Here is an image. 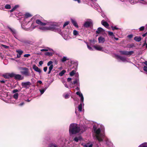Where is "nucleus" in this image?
Listing matches in <instances>:
<instances>
[{
  "label": "nucleus",
  "instance_id": "1",
  "mask_svg": "<svg viewBox=\"0 0 147 147\" xmlns=\"http://www.w3.org/2000/svg\"><path fill=\"white\" fill-rule=\"evenodd\" d=\"M80 129L76 123H72L70 125L69 127V132L70 134H75L80 132Z\"/></svg>",
  "mask_w": 147,
  "mask_h": 147
},
{
  "label": "nucleus",
  "instance_id": "2",
  "mask_svg": "<svg viewBox=\"0 0 147 147\" xmlns=\"http://www.w3.org/2000/svg\"><path fill=\"white\" fill-rule=\"evenodd\" d=\"M20 69L21 71V73L25 76H30V74L28 68L26 67H21L20 68Z\"/></svg>",
  "mask_w": 147,
  "mask_h": 147
},
{
  "label": "nucleus",
  "instance_id": "3",
  "mask_svg": "<svg viewBox=\"0 0 147 147\" xmlns=\"http://www.w3.org/2000/svg\"><path fill=\"white\" fill-rule=\"evenodd\" d=\"M94 132L96 134V138L99 142H102L103 141V139L99 135L100 132V128H98L97 129H95L94 130Z\"/></svg>",
  "mask_w": 147,
  "mask_h": 147
},
{
  "label": "nucleus",
  "instance_id": "4",
  "mask_svg": "<svg viewBox=\"0 0 147 147\" xmlns=\"http://www.w3.org/2000/svg\"><path fill=\"white\" fill-rule=\"evenodd\" d=\"M12 78L14 77V78L16 80H20L24 79V77L22 76L21 75L19 74H15L13 73H12V74L11 75Z\"/></svg>",
  "mask_w": 147,
  "mask_h": 147
},
{
  "label": "nucleus",
  "instance_id": "5",
  "mask_svg": "<svg viewBox=\"0 0 147 147\" xmlns=\"http://www.w3.org/2000/svg\"><path fill=\"white\" fill-rule=\"evenodd\" d=\"M41 29L43 30H51L53 31L54 30H55V26H50L49 27H43L41 28Z\"/></svg>",
  "mask_w": 147,
  "mask_h": 147
},
{
  "label": "nucleus",
  "instance_id": "6",
  "mask_svg": "<svg viewBox=\"0 0 147 147\" xmlns=\"http://www.w3.org/2000/svg\"><path fill=\"white\" fill-rule=\"evenodd\" d=\"M31 83L29 82H23L21 83V85L23 87L28 88V86L31 85Z\"/></svg>",
  "mask_w": 147,
  "mask_h": 147
},
{
  "label": "nucleus",
  "instance_id": "7",
  "mask_svg": "<svg viewBox=\"0 0 147 147\" xmlns=\"http://www.w3.org/2000/svg\"><path fill=\"white\" fill-rule=\"evenodd\" d=\"M19 40L20 41L23 43L24 44L26 45L30 44L31 43V41L24 39H22L20 40Z\"/></svg>",
  "mask_w": 147,
  "mask_h": 147
},
{
  "label": "nucleus",
  "instance_id": "8",
  "mask_svg": "<svg viewBox=\"0 0 147 147\" xmlns=\"http://www.w3.org/2000/svg\"><path fill=\"white\" fill-rule=\"evenodd\" d=\"M53 62L51 61H49L47 63V65L48 66L50 65L49 67V70H51V71L53 69V65L52 64Z\"/></svg>",
  "mask_w": 147,
  "mask_h": 147
},
{
  "label": "nucleus",
  "instance_id": "9",
  "mask_svg": "<svg viewBox=\"0 0 147 147\" xmlns=\"http://www.w3.org/2000/svg\"><path fill=\"white\" fill-rule=\"evenodd\" d=\"M115 56L117 58L120 59L123 61H124L126 60V58L125 57H122L118 55H115Z\"/></svg>",
  "mask_w": 147,
  "mask_h": 147
},
{
  "label": "nucleus",
  "instance_id": "10",
  "mask_svg": "<svg viewBox=\"0 0 147 147\" xmlns=\"http://www.w3.org/2000/svg\"><path fill=\"white\" fill-rule=\"evenodd\" d=\"M11 74H12V73L9 74L7 73L5 74H3V76L5 79H9V78H12V77H11Z\"/></svg>",
  "mask_w": 147,
  "mask_h": 147
},
{
  "label": "nucleus",
  "instance_id": "11",
  "mask_svg": "<svg viewBox=\"0 0 147 147\" xmlns=\"http://www.w3.org/2000/svg\"><path fill=\"white\" fill-rule=\"evenodd\" d=\"M33 69L36 71L38 72L39 73H40L41 72V71L39 68L36 66V65H33Z\"/></svg>",
  "mask_w": 147,
  "mask_h": 147
},
{
  "label": "nucleus",
  "instance_id": "12",
  "mask_svg": "<svg viewBox=\"0 0 147 147\" xmlns=\"http://www.w3.org/2000/svg\"><path fill=\"white\" fill-rule=\"evenodd\" d=\"M92 24V23L91 22L86 21L85 22L84 26L85 27L88 28Z\"/></svg>",
  "mask_w": 147,
  "mask_h": 147
},
{
  "label": "nucleus",
  "instance_id": "13",
  "mask_svg": "<svg viewBox=\"0 0 147 147\" xmlns=\"http://www.w3.org/2000/svg\"><path fill=\"white\" fill-rule=\"evenodd\" d=\"M101 24L103 25L106 28H107V27H108L109 26V24L107 22L104 20H102L101 21Z\"/></svg>",
  "mask_w": 147,
  "mask_h": 147
},
{
  "label": "nucleus",
  "instance_id": "14",
  "mask_svg": "<svg viewBox=\"0 0 147 147\" xmlns=\"http://www.w3.org/2000/svg\"><path fill=\"white\" fill-rule=\"evenodd\" d=\"M105 30L99 27L98 28L97 30L96 31V33L99 34L101 32H103Z\"/></svg>",
  "mask_w": 147,
  "mask_h": 147
},
{
  "label": "nucleus",
  "instance_id": "15",
  "mask_svg": "<svg viewBox=\"0 0 147 147\" xmlns=\"http://www.w3.org/2000/svg\"><path fill=\"white\" fill-rule=\"evenodd\" d=\"M99 43H103L105 41V39L102 37L101 36L98 38Z\"/></svg>",
  "mask_w": 147,
  "mask_h": 147
},
{
  "label": "nucleus",
  "instance_id": "16",
  "mask_svg": "<svg viewBox=\"0 0 147 147\" xmlns=\"http://www.w3.org/2000/svg\"><path fill=\"white\" fill-rule=\"evenodd\" d=\"M94 47L95 49L98 51H102L103 48L99 46L94 45Z\"/></svg>",
  "mask_w": 147,
  "mask_h": 147
},
{
  "label": "nucleus",
  "instance_id": "17",
  "mask_svg": "<svg viewBox=\"0 0 147 147\" xmlns=\"http://www.w3.org/2000/svg\"><path fill=\"white\" fill-rule=\"evenodd\" d=\"M71 21L72 23L74 26L77 28L78 27V24L75 20H74L72 19H71Z\"/></svg>",
  "mask_w": 147,
  "mask_h": 147
},
{
  "label": "nucleus",
  "instance_id": "18",
  "mask_svg": "<svg viewBox=\"0 0 147 147\" xmlns=\"http://www.w3.org/2000/svg\"><path fill=\"white\" fill-rule=\"evenodd\" d=\"M8 28L9 29V30H10L11 32L12 33V34L13 35V36H15V35H16V30H15L9 27H8Z\"/></svg>",
  "mask_w": 147,
  "mask_h": 147
},
{
  "label": "nucleus",
  "instance_id": "19",
  "mask_svg": "<svg viewBox=\"0 0 147 147\" xmlns=\"http://www.w3.org/2000/svg\"><path fill=\"white\" fill-rule=\"evenodd\" d=\"M142 39L141 37L140 36H136L134 38V40L138 42L140 41Z\"/></svg>",
  "mask_w": 147,
  "mask_h": 147
},
{
  "label": "nucleus",
  "instance_id": "20",
  "mask_svg": "<svg viewBox=\"0 0 147 147\" xmlns=\"http://www.w3.org/2000/svg\"><path fill=\"white\" fill-rule=\"evenodd\" d=\"M119 52L121 55H127V51H120Z\"/></svg>",
  "mask_w": 147,
  "mask_h": 147
},
{
  "label": "nucleus",
  "instance_id": "21",
  "mask_svg": "<svg viewBox=\"0 0 147 147\" xmlns=\"http://www.w3.org/2000/svg\"><path fill=\"white\" fill-rule=\"evenodd\" d=\"M49 147H59L57 145L53 143L49 144Z\"/></svg>",
  "mask_w": 147,
  "mask_h": 147
},
{
  "label": "nucleus",
  "instance_id": "22",
  "mask_svg": "<svg viewBox=\"0 0 147 147\" xmlns=\"http://www.w3.org/2000/svg\"><path fill=\"white\" fill-rule=\"evenodd\" d=\"M19 7V5H15V6L11 9L10 10V12H12L13 11L15 10V9L18 7Z\"/></svg>",
  "mask_w": 147,
  "mask_h": 147
},
{
  "label": "nucleus",
  "instance_id": "23",
  "mask_svg": "<svg viewBox=\"0 0 147 147\" xmlns=\"http://www.w3.org/2000/svg\"><path fill=\"white\" fill-rule=\"evenodd\" d=\"M66 71L65 70H63L59 73V75L61 76H62L65 73Z\"/></svg>",
  "mask_w": 147,
  "mask_h": 147
},
{
  "label": "nucleus",
  "instance_id": "24",
  "mask_svg": "<svg viewBox=\"0 0 147 147\" xmlns=\"http://www.w3.org/2000/svg\"><path fill=\"white\" fill-rule=\"evenodd\" d=\"M32 16V15L29 13H26L25 15V18H26Z\"/></svg>",
  "mask_w": 147,
  "mask_h": 147
},
{
  "label": "nucleus",
  "instance_id": "25",
  "mask_svg": "<svg viewBox=\"0 0 147 147\" xmlns=\"http://www.w3.org/2000/svg\"><path fill=\"white\" fill-rule=\"evenodd\" d=\"M69 60V59H67V57L64 56L61 59V61L63 62H64L65 61H66L67 60Z\"/></svg>",
  "mask_w": 147,
  "mask_h": 147
},
{
  "label": "nucleus",
  "instance_id": "26",
  "mask_svg": "<svg viewBox=\"0 0 147 147\" xmlns=\"http://www.w3.org/2000/svg\"><path fill=\"white\" fill-rule=\"evenodd\" d=\"M53 53L49 52H46L45 53V55L49 56H52L53 55Z\"/></svg>",
  "mask_w": 147,
  "mask_h": 147
},
{
  "label": "nucleus",
  "instance_id": "27",
  "mask_svg": "<svg viewBox=\"0 0 147 147\" xmlns=\"http://www.w3.org/2000/svg\"><path fill=\"white\" fill-rule=\"evenodd\" d=\"M47 89V88H45L43 89H42L40 90V93L41 94H42Z\"/></svg>",
  "mask_w": 147,
  "mask_h": 147
},
{
  "label": "nucleus",
  "instance_id": "28",
  "mask_svg": "<svg viewBox=\"0 0 147 147\" xmlns=\"http://www.w3.org/2000/svg\"><path fill=\"white\" fill-rule=\"evenodd\" d=\"M78 110L79 111L81 112L82 109V103H80L78 107Z\"/></svg>",
  "mask_w": 147,
  "mask_h": 147
},
{
  "label": "nucleus",
  "instance_id": "29",
  "mask_svg": "<svg viewBox=\"0 0 147 147\" xmlns=\"http://www.w3.org/2000/svg\"><path fill=\"white\" fill-rule=\"evenodd\" d=\"M16 52L18 53V54L20 55H21L23 53V51L20 50H16Z\"/></svg>",
  "mask_w": 147,
  "mask_h": 147
},
{
  "label": "nucleus",
  "instance_id": "30",
  "mask_svg": "<svg viewBox=\"0 0 147 147\" xmlns=\"http://www.w3.org/2000/svg\"><path fill=\"white\" fill-rule=\"evenodd\" d=\"M76 72V71L75 70L72 71L69 73L70 75L71 76H73L75 74Z\"/></svg>",
  "mask_w": 147,
  "mask_h": 147
},
{
  "label": "nucleus",
  "instance_id": "31",
  "mask_svg": "<svg viewBox=\"0 0 147 147\" xmlns=\"http://www.w3.org/2000/svg\"><path fill=\"white\" fill-rule=\"evenodd\" d=\"M42 22L41 21L38 19L36 20V23L40 25H41Z\"/></svg>",
  "mask_w": 147,
  "mask_h": 147
},
{
  "label": "nucleus",
  "instance_id": "32",
  "mask_svg": "<svg viewBox=\"0 0 147 147\" xmlns=\"http://www.w3.org/2000/svg\"><path fill=\"white\" fill-rule=\"evenodd\" d=\"M134 53V52L133 51H127V55H131Z\"/></svg>",
  "mask_w": 147,
  "mask_h": 147
},
{
  "label": "nucleus",
  "instance_id": "33",
  "mask_svg": "<svg viewBox=\"0 0 147 147\" xmlns=\"http://www.w3.org/2000/svg\"><path fill=\"white\" fill-rule=\"evenodd\" d=\"M18 93H15L13 96V98L16 99H18Z\"/></svg>",
  "mask_w": 147,
  "mask_h": 147
},
{
  "label": "nucleus",
  "instance_id": "34",
  "mask_svg": "<svg viewBox=\"0 0 147 147\" xmlns=\"http://www.w3.org/2000/svg\"><path fill=\"white\" fill-rule=\"evenodd\" d=\"M5 8L6 9H10L11 8V6L10 5L6 4L5 6Z\"/></svg>",
  "mask_w": 147,
  "mask_h": 147
},
{
  "label": "nucleus",
  "instance_id": "35",
  "mask_svg": "<svg viewBox=\"0 0 147 147\" xmlns=\"http://www.w3.org/2000/svg\"><path fill=\"white\" fill-rule=\"evenodd\" d=\"M80 139V137L78 138L77 137H76L74 139V140L76 142H78L79 140Z\"/></svg>",
  "mask_w": 147,
  "mask_h": 147
},
{
  "label": "nucleus",
  "instance_id": "36",
  "mask_svg": "<svg viewBox=\"0 0 147 147\" xmlns=\"http://www.w3.org/2000/svg\"><path fill=\"white\" fill-rule=\"evenodd\" d=\"M111 28L113 30H119V28H118L116 26H111Z\"/></svg>",
  "mask_w": 147,
  "mask_h": 147
},
{
  "label": "nucleus",
  "instance_id": "37",
  "mask_svg": "<svg viewBox=\"0 0 147 147\" xmlns=\"http://www.w3.org/2000/svg\"><path fill=\"white\" fill-rule=\"evenodd\" d=\"M144 29V26H142L139 28V30L140 31H143Z\"/></svg>",
  "mask_w": 147,
  "mask_h": 147
},
{
  "label": "nucleus",
  "instance_id": "38",
  "mask_svg": "<svg viewBox=\"0 0 147 147\" xmlns=\"http://www.w3.org/2000/svg\"><path fill=\"white\" fill-rule=\"evenodd\" d=\"M73 34L74 35L76 36L78 34V33L77 31L76 30H74L73 31Z\"/></svg>",
  "mask_w": 147,
  "mask_h": 147
},
{
  "label": "nucleus",
  "instance_id": "39",
  "mask_svg": "<svg viewBox=\"0 0 147 147\" xmlns=\"http://www.w3.org/2000/svg\"><path fill=\"white\" fill-rule=\"evenodd\" d=\"M69 24V22H66L64 24L63 26V28H64L65 26L68 25Z\"/></svg>",
  "mask_w": 147,
  "mask_h": 147
},
{
  "label": "nucleus",
  "instance_id": "40",
  "mask_svg": "<svg viewBox=\"0 0 147 147\" xmlns=\"http://www.w3.org/2000/svg\"><path fill=\"white\" fill-rule=\"evenodd\" d=\"M108 34L109 36H114V35L113 32H111L110 31H109L108 32Z\"/></svg>",
  "mask_w": 147,
  "mask_h": 147
},
{
  "label": "nucleus",
  "instance_id": "41",
  "mask_svg": "<svg viewBox=\"0 0 147 147\" xmlns=\"http://www.w3.org/2000/svg\"><path fill=\"white\" fill-rule=\"evenodd\" d=\"M81 97V102H83L84 101V97L82 94H81V96H80Z\"/></svg>",
  "mask_w": 147,
  "mask_h": 147
},
{
  "label": "nucleus",
  "instance_id": "42",
  "mask_svg": "<svg viewBox=\"0 0 147 147\" xmlns=\"http://www.w3.org/2000/svg\"><path fill=\"white\" fill-rule=\"evenodd\" d=\"M40 51H48V48H47L46 49H42L40 50Z\"/></svg>",
  "mask_w": 147,
  "mask_h": 147
},
{
  "label": "nucleus",
  "instance_id": "43",
  "mask_svg": "<svg viewBox=\"0 0 147 147\" xmlns=\"http://www.w3.org/2000/svg\"><path fill=\"white\" fill-rule=\"evenodd\" d=\"M53 63L55 65H57L58 63V61L56 59H55L53 61Z\"/></svg>",
  "mask_w": 147,
  "mask_h": 147
},
{
  "label": "nucleus",
  "instance_id": "44",
  "mask_svg": "<svg viewBox=\"0 0 147 147\" xmlns=\"http://www.w3.org/2000/svg\"><path fill=\"white\" fill-rule=\"evenodd\" d=\"M30 56V54H26L24 55V57H28Z\"/></svg>",
  "mask_w": 147,
  "mask_h": 147
},
{
  "label": "nucleus",
  "instance_id": "45",
  "mask_svg": "<svg viewBox=\"0 0 147 147\" xmlns=\"http://www.w3.org/2000/svg\"><path fill=\"white\" fill-rule=\"evenodd\" d=\"M19 92L18 90L17 89H15L13 91V93H16L17 92Z\"/></svg>",
  "mask_w": 147,
  "mask_h": 147
},
{
  "label": "nucleus",
  "instance_id": "46",
  "mask_svg": "<svg viewBox=\"0 0 147 147\" xmlns=\"http://www.w3.org/2000/svg\"><path fill=\"white\" fill-rule=\"evenodd\" d=\"M76 94L77 95H79L80 97L81 96V94H82L80 93L79 92H76Z\"/></svg>",
  "mask_w": 147,
  "mask_h": 147
},
{
  "label": "nucleus",
  "instance_id": "47",
  "mask_svg": "<svg viewBox=\"0 0 147 147\" xmlns=\"http://www.w3.org/2000/svg\"><path fill=\"white\" fill-rule=\"evenodd\" d=\"M77 79H76L75 80L73 81L72 84H75L77 83Z\"/></svg>",
  "mask_w": 147,
  "mask_h": 147
},
{
  "label": "nucleus",
  "instance_id": "48",
  "mask_svg": "<svg viewBox=\"0 0 147 147\" xmlns=\"http://www.w3.org/2000/svg\"><path fill=\"white\" fill-rule=\"evenodd\" d=\"M143 69L144 71L147 72V67L144 66L143 67Z\"/></svg>",
  "mask_w": 147,
  "mask_h": 147
},
{
  "label": "nucleus",
  "instance_id": "49",
  "mask_svg": "<svg viewBox=\"0 0 147 147\" xmlns=\"http://www.w3.org/2000/svg\"><path fill=\"white\" fill-rule=\"evenodd\" d=\"M64 97L65 98V99H67V98H69V94H66L65 96H64Z\"/></svg>",
  "mask_w": 147,
  "mask_h": 147
},
{
  "label": "nucleus",
  "instance_id": "50",
  "mask_svg": "<svg viewBox=\"0 0 147 147\" xmlns=\"http://www.w3.org/2000/svg\"><path fill=\"white\" fill-rule=\"evenodd\" d=\"M87 47L90 50H93V49H92V48L90 47L89 45H87Z\"/></svg>",
  "mask_w": 147,
  "mask_h": 147
},
{
  "label": "nucleus",
  "instance_id": "51",
  "mask_svg": "<svg viewBox=\"0 0 147 147\" xmlns=\"http://www.w3.org/2000/svg\"><path fill=\"white\" fill-rule=\"evenodd\" d=\"M127 36L128 38H131L133 37V35L131 34H129Z\"/></svg>",
  "mask_w": 147,
  "mask_h": 147
},
{
  "label": "nucleus",
  "instance_id": "52",
  "mask_svg": "<svg viewBox=\"0 0 147 147\" xmlns=\"http://www.w3.org/2000/svg\"><path fill=\"white\" fill-rule=\"evenodd\" d=\"M43 64V62L42 61H40L39 62V64L40 65H42Z\"/></svg>",
  "mask_w": 147,
  "mask_h": 147
},
{
  "label": "nucleus",
  "instance_id": "53",
  "mask_svg": "<svg viewBox=\"0 0 147 147\" xmlns=\"http://www.w3.org/2000/svg\"><path fill=\"white\" fill-rule=\"evenodd\" d=\"M47 67H44L43 70L44 71L46 72L47 71Z\"/></svg>",
  "mask_w": 147,
  "mask_h": 147
},
{
  "label": "nucleus",
  "instance_id": "54",
  "mask_svg": "<svg viewBox=\"0 0 147 147\" xmlns=\"http://www.w3.org/2000/svg\"><path fill=\"white\" fill-rule=\"evenodd\" d=\"M93 145L92 144H90L89 145H86V147H92Z\"/></svg>",
  "mask_w": 147,
  "mask_h": 147
},
{
  "label": "nucleus",
  "instance_id": "55",
  "mask_svg": "<svg viewBox=\"0 0 147 147\" xmlns=\"http://www.w3.org/2000/svg\"><path fill=\"white\" fill-rule=\"evenodd\" d=\"M24 102H22V103H20V104H19V106H22L24 104Z\"/></svg>",
  "mask_w": 147,
  "mask_h": 147
},
{
  "label": "nucleus",
  "instance_id": "56",
  "mask_svg": "<svg viewBox=\"0 0 147 147\" xmlns=\"http://www.w3.org/2000/svg\"><path fill=\"white\" fill-rule=\"evenodd\" d=\"M145 45H146V47L147 48V43H146V40H145L144 41V46Z\"/></svg>",
  "mask_w": 147,
  "mask_h": 147
},
{
  "label": "nucleus",
  "instance_id": "57",
  "mask_svg": "<svg viewBox=\"0 0 147 147\" xmlns=\"http://www.w3.org/2000/svg\"><path fill=\"white\" fill-rule=\"evenodd\" d=\"M71 80V78H68L67 79V81L68 82H70Z\"/></svg>",
  "mask_w": 147,
  "mask_h": 147
},
{
  "label": "nucleus",
  "instance_id": "58",
  "mask_svg": "<svg viewBox=\"0 0 147 147\" xmlns=\"http://www.w3.org/2000/svg\"><path fill=\"white\" fill-rule=\"evenodd\" d=\"M3 46L5 49H7L9 48V47L8 46L5 45H3Z\"/></svg>",
  "mask_w": 147,
  "mask_h": 147
},
{
  "label": "nucleus",
  "instance_id": "59",
  "mask_svg": "<svg viewBox=\"0 0 147 147\" xmlns=\"http://www.w3.org/2000/svg\"><path fill=\"white\" fill-rule=\"evenodd\" d=\"M47 24L45 23H43L42 22L41 24V26H45Z\"/></svg>",
  "mask_w": 147,
  "mask_h": 147
},
{
  "label": "nucleus",
  "instance_id": "60",
  "mask_svg": "<svg viewBox=\"0 0 147 147\" xmlns=\"http://www.w3.org/2000/svg\"><path fill=\"white\" fill-rule=\"evenodd\" d=\"M37 83H39L40 84H42V82L40 81V80H39V81H38L37 82Z\"/></svg>",
  "mask_w": 147,
  "mask_h": 147
},
{
  "label": "nucleus",
  "instance_id": "61",
  "mask_svg": "<svg viewBox=\"0 0 147 147\" xmlns=\"http://www.w3.org/2000/svg\"><path fill=\"white\" fill-rule=\"evenodd\" d=\"M147 35V32L145 34H143L142 36L143 37Z\"/></svg>",
  "mask_w": 147,
  "mask_h": 147
},
{
  "label": "nucleus",
  "instance_id": "62",
  "mask_svg": "<svg viewBox=\"0 0 147 147\" xmlns=\"http://www.w3.org/2000/svg\"><path fill=\"white\" fill-rule=\"evenodd\" d=\"M21 55H20L18 54H17V57L18 58H20L21 57Z\"/></svg>",
  "mask_w": 147,
  "mask_h": 147
},
{
  "label": "nucleus",
  "instance_id": "63",
  "mask_svg": "<svg viewBox=\"0 0 147 147\" xmlns=\"http://www.w3.org/2000/svg\"><path fill=\"white\" fill-rule=\"evenodd\" d=\"M140 147H147V146H144L143 144H142V145H140Z\"/></svg>",
  "mask_w": 147,
  "mask_h": 147
},
{
  "label": "nucleus",
  "instance_id": "64",
  "mask_svg": "<svg viewBox=\"0 0 147 147\" xmlns=\"http://www.w3.org/2000/svg\"><path fill=\"white\" fill-rule=\"evenodd\" d=\"M0 82L1 83H4L5 82L4 80H0Z\"/></svg>",
  "mask_w": 147,
  "mask_h": 147
}]
</instances>
